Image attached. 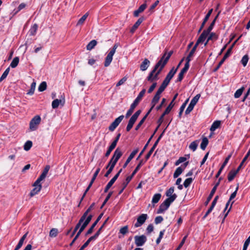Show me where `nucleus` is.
Instances as JSON below:
<instances>
[{
    "mask_svg": "<svg viewBox=\"0 0 250 250\" xmlns=\"http://www.w3.org/2000/svg\"><path fill=\"white\" fill-rule=\"evenodd\" d=\"M174 191V187H171L168 190H167L166 192V195L168 198L170 197L173 194L172 193Z\"/></svg>",
    "mask_w": 250,
    "mask_h": 250,
    "instance_id": "obj_61",
    "label": "nucleus"
},
{
    "mask_svg": "<svg viewBox=\"0 0 250 250\" xmlns=\"http://www.w3.org/2000/svg\"><path fill=\"white\" fill-rule=\"evenodd\" d=\"M92 217H93V215L92 214H89V215H88V216L86 217L85 219L84 220L83 223L82 224V226L85 228L87 226V225L89 224V223L90 222Z\"/></svg>",
    "mask_w": 250,
    "mask_h": 250,
    "instance_id": "obj_35",
    "label": "nucleus"
},
{
    "mask_svg": "<svg viewBox=\"0 0 250 250\" xmlns=\"http://www.w3.org/2000/svg\"><path fill=\"white\" fill-rule=\"evenodd\" d=\"M41 118L39 115L34 116L29 123V128L31 131L36 130L38 128V125L40 124Z\"/></svg>",
    "mask_w": 250,
    "mask_h": 250,
    "instance_id": "obj_6",
    "label": "nucleus"
},
{
    "mask_svg": "<svg viewBox=\"0 0 250 250\" xmlns=\"http://www.w3.org/2000/svg\"><path fill=\"white\" fill-rule=\"evenodd\" d=\"M242 37V35H241L229 47V48L227 50V52L225 54L223 57H224V59H227L231 54L232 52V49L235 45V43L241 38Z\"/></svg>",
    "mask_w": 250,
    "mask_h": 250,
    "instance_id": "obj_24",
    "label": "nucleus"
},
{
    "mask_svg": "<svg viewBox=\"0 0 250 250\" xmlns=\"http://www.w3.org/2000/svg\"><path fill=\"white\" fill-rule=\"evenodd\" d=\"M176 72L177 69H175L174 67H173L168 73L164 80L169 83Z\"/></svg>",
    "mask_w": 250,
    "mask_h": 250,
    "instance_id": "obj_19",
    "label": "nucleus"
},
{
    "mask_svg": "<svg viewBox=\"0 0 250 250\" xmlns=\"http://www.w3.org/2000/svg\"><path fill=\"white\" fill-rule=\"evenodd\" d=\"M47 88V83L45 82H42L38 87V90L40 92L44 91Z\"/></svg>",
    "mask_w": 250,
    "mask_h": 250,
    "instance_id": "obj_55",
    "label": "nucleus"
},
{
    "mask_svg": "<svg viewBox=\"0 0 250 250\" xmlns=\"http://www.w3.org/2000/svg\"><path fill=\"white\" fill-rule=\"evenodd\" d=\"M191 61V59L190 58L187 57L186 58V63L185 64L184 67L182 68V69L187 72L189 67V62Z\"/></svg>",
    "mask_w": 250,
    "mask_h": 250,
    "instance_id": "obj_48",
    "label": "nucleus"
},
{
    "mask_svg": "<svg viewBox=\"0 0 250 250\" xmlns=\"http://www.w3.org/2000/svg\"><path fill=\"white\" fill-rule=\"evenodd\" d=\"M147 214H142L137 218V222L134 224L135 228H138L142 226L147 219Z\"/></svg>",
    "mask_w": 250,
    "mask_h": 250,
    "instance_id": "obj_12",
    "label": "nucleus"
},
{
    "mask_svg": "<svg viewBox=\"0 0 250 250\" xmlns=\"http://www.w3.org/2000/svg\"><path fill=\"white\" fill-rule=\"evenodd\" d=\"M81 226H82V223L78 221V223L76 224V226L74 228V230H73L72 232L70 234V237L71 238L74 235V234L76 233V232L78 230V229H79L81 228Z\"/></svg>",
    "mask_w": 250,
    "mask_h": 250,
    "instance_id": "obj_56",
    "label": "nucleus"
},
{
    "mask_svg": "<svg viewBox=\"0 0 250 250\" xmlns=\"http://www.w3.org/2000/svg\"><path fill=\"white\" fill-rule=\"evenodd\" d=\"M138 151H139V148H137L134 149L130 153V154L129 155V156L127 158V160H126L125 162V164L123 166V168H125L127 167V166L128 164V163L134 158L135 155L138 153Z\"/></svg>",
    "mask_w": 250,
    "mask_h": 250,
    "instance_id": "obj_16",
    "label": "nucleus"
},
{
    "mask_svg": "<svg viewBox=\"0 0 250 250\" xmlns=\"http://www.w3.org/2000/svg\"><path fill=\"white\" fill-rule=\"evenodd\" d=\"M200 96L201 95L200 94H198L192 99L190 104H189L188 107L186 110V115L189 114L192 111V110L193 109L194 106L197 103Z\"/></svg>",
    "mask_w": 250,
    "mask_h": 250,
    "instance_id": "obj_7",
    "label": "nucleus"
},
{
    "mask_svg": "<svg viewBox=\"0 0 250 250\" xmlns=\"http://www.w3.org/2000/svg\"><path fill=\"white\" fill-rule=\"evenodd\" d=\"M115 146L113 145L112 144H111L108 147L106 153L104 154L105 157H108L109 155L110 154L112 151L115 148Z\"/></svg>",
    "mask_w": 250,
    "mask_h": 250,
    "instance_id": "obj_54",
    "label": "nucleus"
},
{
    "mask_svg": "<svg viewBox=\"0 0 250 250\" xmlns=\"http://www.w3.org/2000/svg\"><path fill=\"white\" fill-rule=\"evenodd\" d=\"M166 52H167V51L165 50V52L164 53V54ZM173 53V51L172 50H171L167 54H167H166L164 59L163 60V61H162V64H164L165 65H166L167 64V63L169 58H170V57L172 55Z\"/></svg>",
    "mask_w": 250,
    "mask_h": 250,
    "instance_id": "obj_30",
    "label": "nucleus"
},
{
    "mask_svg": "<svg viewBox=\"0 0 250 250\" xmlns=\"http://www.w3.org/2000/svg\"><path fill=\"white\" fill-rule=\"evenodd\" d=\"M216 190H215L214 189H212L209 195L208 196L207 200L205 202V206H207L208 205L209 202L210 201L211 199H212V197L213 196Z\"/></svg>",
    "mask_w": 250,
    "mask_h": 250,
    "instance_id": "obj_42",
    "label": "nucleus"
},
{
    "mask_svg": "<svg viewBox=\"0 0 250 250\" xmlns=\"http://www.w3.org/2000/svg\"><path fill=\"white\" fill-rule=\"evenodd\" d=\"M187 73V71L183 69H181L180 72L179 73L178 78L175 81V83L180 82L182 81L184 78V74Z\"/></svg>",
    "mask_w": 250,
    "mask_h": 250,
    "instance_id": "obj_38",
    "label": "nucleus"
},
{
    "mask_svg": "<svg viewBox=\"0 0 250 250\" xmlns=\"http://www.w3.org/2000/svg\"><path fill=\"white\" fill-rule=\"evenodd\" d=\"M144 20L145 18L144 17H141L139 19H138L137 21L134 23V24L130 29V32L133 34Z\"/></svg>",
    "mask_w": 250,
    "mask_h": 250,
    "instance_id": "obj_17",
    "label": "nucleus"
},
{
    "mask_svg": "<svg viewBox=\"0 0 250 250\" xmlns=\"http://www.w3.org/2000/svg\"><path fill=\"white\" fill-rule=\"evenodd\" d=\"M221 125V121H214L213 124H212L210 130L211 131H214L217 128H218Z\"/></svg>",
    "mask_w": 250,
    "mask_h": 250,
    "instance_id": "obj_34",
    "label": "nucleus"
},
{
    "mask_svg": "<svg viewBox=\"0 0 250 250\" xmlns=\"http://www.w3.org/2000/svg\"><path fill=\"white\" fill-rule=\"evenodd\" d=\"M135 244L137 247H141L147 241V238L146 235H136L134 236Z\"/></svg>",
    "mask_w": 250,
    "mask_h": 250,
    "instance_id": "obj_9",
    "label": "nucleus"
},
{
    "mask_svg": "<svg viewBox=\"0 0 250 250\" xmlns=\"http://www.w3.org/2000/svg\"><path fill=\"white\" fill-rule=\"evenodd\" d=\"M19 62V58L18 57H15L10 63V66L12 68H15L17 66Z\"/></svg>",
    "mask_w": 250,
    "mask_h": 250,
    "instance_id": "obj_43",
    "label": "nucleus"
},
{
    "mask_svg": "<svg viewBox=\"0 0 250 250\" xmlns=\"http://www.w3.org/2000/svg\"><path fill=\"white\" fill-rule=\"evenodd\" d=\"M118 179L117 175H115L110 180V181L107 183L106 187L104 188V192L106 193L108 192L109 188L111 187V186L113 185V184L115 183V182Z\"/></svg>",
    "mask_w": 250,
    "mask_h": 250,
    "instance_id": "obj_21",
    "label": "nucleus"
},
{
    "mask_svg": "<svg viewBox=\"0 0 250 250\" xmlns=\"http://www.w3.org/2000/svg\"><path fill=\"white\" fill-rule=\"evenodd\" d=\"M27 235V232L25 233L20 239L18 244L16 246V248L14 250H19L22 246L24 241Z\"/></svg>",
    "mask_w": 250,
    "mask_h": 250,
    "instance_id": "obj_28",
    "label": "nucleus"
},
{
    "mask_svg": "<svg viewBox=\"0 0 250 250\" xmlns=\"http://www.w3.org/2000/svg\"><path fill=\"white\" fill-rule=\"evenodd\" d=\"M145 163V162H144V160H141L137 165V167L135 168V169L132 172V174L130 175L127 176L125 181H124L122 184V188L119 190L118 194L120 195L122 193L124 189L126 188L128 183L130 182V181L132 180L133 177L134 176V175L136 174V173L138 171V170L140 169L141 167Z\"/></svg>",
    "mask_w": 250,
    "mask_h": 250,
    "instance_id": "obj_1",
    "label": "nucleus"
},
{
    "mask_svg": "<svg viewBox=\"0 0 250 250\" xmlns=\"http://www.w3.org/2000/svg\"><path fill=\"white\" fill-rule=\"evenodd\" d=\"M160 65V62H157L155 65L152 71L149 73L148 76L146 78V80L150 82H152L155 80L154 78L153 74L155 73V72L157 70L158 68L159 67V65Z\"/></svg>",
    "mask_w": 250,
    "mask_h": 250,
    "instance_id": "obj_15",
    "label": "nucleus"
},
{
    "mask_svg": "<svg viewBox=\"0 0 250 250\" xmlns=\"http://www.w3.org/2000/svg\"><path fill=\"white\" fill-rule=\"evenodd\" d=\"M89 212V210H87L86 209V210L84 212V213L83 214V215L80 218V220H79V222L82 224L83 223V222L84 221V220L86 218V217L88 216V214Z\"/></svg>",
    "mask_w": 250,
    "mask_h": 250,
    "instance_id": "obj_63",
    "label": "nucleus"
},
{
    "mask_svg": "<svg viewBox=\"0 0 250 250\" xmlns=\"http://www.w3.org/2000/svg\"><path fill=\"white\" fill-rule=\"evenodd\" d=\"M244 90H245L244 86H242L240 88L237 89L236 90V91L235 92V93H234V97L235 98H239L241 96V95L242 94Z\"/></svg>",
    "mask_w": 250,
    "mask_h": 250,
    "instance_id": "obj_44",
    "label": "nucleus"
},
{
    "mask_svg": "<svg viewBox=\"0 0 250 250\" xmlns=\"http://www.w3.org/2000/svg\"><path fill=\"white\" fill-rule=\"evenodd\" d=\"M239 171L238 169L236 170H230L228 175V179L229 182H231L232 181L235 177L236 176V175Z\"/></svg>",
    "mask_w": 250,
    "mask_h": 250,
    "instance_id": "obj_25",
    "label": "nucleus"
},
{
    "mask_svg": "<svg viewBox=\"0 0 250 250\" xmlns=\"http://www.w3.org/2000/svg\"><path fill=\"white\" fill-rule=\"evenodd\" d=\"M88 16V13H86L84 15H83L78 21L77 23V25L78 26V25H82L84 23V22L85 21V20L86 19V18H87Z\"/></svg>",
    "mask_w": 250,
    "mask_h": 250,
    "instance_id": "obj_41",
    "label": "nucleus"
},
{
    "mask_svg": "<svg viewBox=\"0 0 250 250\" xmlns=\"http://www.w3.org/2000/svg\"><path fill=\"white\" fill-rule=\"evenodd\" d=\"M32 145L33 144L31 141H27L24 145V149L26 151H28L31 148Z\"/></svg>",
    "mask_w": 250,
    "mask_h": 250,
    "instance_id": "obj_51",
    "label": "nucleus"
},
{
    "mask_svg": "<svg viewBox=\"0 0 250 250\" xmlns=\"http://www.w3.org/2000/svg\"><path fill=\"white\" fill-rule=\"evenodd\" d=\"M26 6V4L24 3H21L17 9H15L13 10L14 15H16L19 11H20L22 9L24 8Z\"/></svg>",
    "mask_w": 250,
    "mask_h": 250,
    "instance_id": "obj_46",
    "label": "nucleus"
},
{
    "mask_svg": "<svg viewBox=\"0 0 250 250\" xmlns=\"http://www.w3.org/2000/svg\"><path fill=\"white\" fill-rule=\"evenodd\" d=\"M124 118V115H121L117 118L114 122H113L108 127V129L110 131H113L115 128L119 125Z\"/></svg>",
    "mask_w": 250,
    "mask_h": 250,
    "instance_id": "obj_13",
    "label": "nucleus"
},
{
    "mask_svg": "<svg viewBox=\"0 0 250 250\" xmlns=\"http://www.w3.org/2000/svg\"><path fill=\"white\" fill-rule=\"evenodd\" d=\"M169 83V82L164 80L157 91L162 93L165 90Z\"/></svg>",
    "mask_w": 250,
    "mask_h": 250,
    "instance_id": "obj_32",
    "label": "nucleus"
},
{
    "mask_svg": "<svg viewBox=\"0 0 250 250\" xmlns=\"http://www.w3.org/2000/svg\"><path fill=\"white\" fill-rule=\"evenodd\" d=\"M184 170V168H182L181 167H179L176 168L175 172L173 174V178H177L180 175L183 171Z\"/></svg>",
    "mask_w": 250,
    "mask_h": 250,
    "instance_id": "obj_33",
    "label": "nucleus"
},
{
    "mask_svg": "<svg viewBox=\"0 0 250 250\" xmlns=\"http://www.w3.org/2000/svg\"><path fill=\"white\" fill-rule=\"evenodd\" d=\"M97 43V42L96 40H92L86 45L87 50H92L96 45Z\"/></svg>",
    "mask_w": 250,
    "mask_h": 250,
    "instance_id": "obj_36",
    "label": "nucleus"
},
{
    "mask_svg": "<svg viewBox=\"0 0 250 250\" xmlns=\"http://www.w3.org/2000/svg\"><path fill=\"white\" fill-rule=\"evenodd\" d=\"M10 71V67H8L6 69V70L4 71L3 74H2L1 77L0 78V82L3 81L4 79L6 78Z\"/></svg>",
    "mask_w": 250,
    "mask_h": 250,
    "instance_id": "obj_60",
    "label": "nucleus"
},
{
    "mask_svg": "<svg viewBox=\"0 0 250 250\" xmlns=\"http://www.w3.org/2000/svg\"><path fill=\"white\" fill-rule=\"evenodd\" d=\"M209 34V33L208 32L204 30L199 36L196 43L198 44L200 43H203L205 41Z\"/></svg>",
    "mask_w": 250,
    "mask_h": 250,
    "instance_id": "obj_18",
    "label": "nucleus"
},
{
    "mask_svg": "<svg viewBox=\"0 0 250 250\" xmlns=\"http://www.w3.org/2000/svg\"><path fill=\"white\" fill-rule=\"evenodd\" d=\"M113 192V191H110L108 193V194L106 196L105 199H104V202L103 203L102 206H101V208H102L104 207V206L106 204L107 202L108 201V200L110 199V198L112 196Z\"/></svg>",
    "mask_w": 250,
    "mask_h": 250,
    "instance_id": "obj_59",
    "label": "nucleus"
},
{
    "mask_svg": "<svg viewBox=\"0 0 250 250\" xmlns=\"http://www.w3.org/2000/svg\"><path fill=\"white\" fill-rule=\"evenodd\" d=\"M118 46V44L116 43L114 44L112 49L110 50L109 53L107 54L106 57L105 58V61L104 62V66L105 67H108L110 64L112 59L113 56L116 52V50Z\"/></svg>",
    "mask_w": 250,
    "mask_h": 250,
    "instance_id": "obj_5",
    "label": "nucleus"
},
{
    "mask_svg": "<svg viewBox=\"0 0 250 250\" xmlns=\"http://www.w3.org/2000/svg\"><path fill=\"white\" fill-rule=\"evenodd\" d=\"M85 229V228H84L83 226H81V228L79 229L78 231L77 232L76 235H75V236L73 238V239L72 241V242L69 244L70 246H72L73 245V244L75 243V242L76 241V240L79 238V237L80 236V235H81L82 232L84 230V229Z\"/></svg>",
    "mask_w": 250,
    "mask_h": 250,
    "instance_id": "obj_26",
    "label": "nucleus"
},
{
    "mask_svg": "<svg viewBox=\"0 0 250 250\" xmlns=\"http://www.w3.org/2000/svg\"><path fill=\"white\" fill-rule=\"evenodd\" d=\"M65 103V98L64 94L61 95L60 97V99H55L53 101L52 103V107L53 109L57 108L59 105L61 104L63 106Z\"/></svg>",
    "mask_w": 250,
    "mask_h": 250,
    "instance_id": "obj_11",
    "label": "nucleus"
},
{
    "mask_svg": "<svg viewBox=\"0 0 250 250\" xmlns=\"http://www.w3.org/2000/svg\"><path fill=\"white\" fill-rule=\"evenodd\" d=\"M198 45H199L198 44H197V43H195V45L192 47V48L191 49V50H190V51L189 52L188 55V56L187 57H188L191 59V57H192L193 56L194 54L195 53Z\"/></svg>",
    "mask_w": 250,
    "mask_h": 250,
    "instance_id": "obj_50",
    "label": "nucleus"
},
{
    "mask_svg": "<svg viewBox=\"0 0 250 250\" xmlns=\"http://www.w3.org/2000/svg\"><path fill=\"white\" fill-rule=\"evenodd\" d=\"M38 28V25L37 23H34L30 28L28 31V34L30 36H34L36 35L37 30Z\"/></svg>",
    "mask_w": 250,
    "mask_h": 250,
    "instance_id": "obj_29",
    "label": "nucleus"
},
{
    "mask_svg": "<svg viewBox=\"0 0 250 250\" xmlns=\"http://www.w3.org/2000/svg\"><path fill=\"white\" fill-rule=\"evenodd\" d=\"M104 213H101L97 217L95 221L92 224V225L91 226V227L89 228V229L87 230L85 234V236H87V235L91 234L94 230V228L97 225L98 223L99 222V221L101 219L102 217L103 216Z\"/></svg>",
    "mask_w": 250,
    "mask_h": 250,
    "instance_id": "obj_14",
    "label": "nucleus"
},
{
    "mask_svg": "<svg viewBox=\"0 0 250 250\" xmlns=\"http://www.w3.org/2000/svg\"><path fill=\"white\" fill-rule=\"evenodd\" d=\"M123 155V152H122L121 149L119 147L117 148L116 149L114 152L113 155L112 157H113L114 159H117V161Z\"/></svg>",
    "mask_w": 250,
    "mask_h": 250,
    "instance_id": "obj_27",
    "label": "nucleus"
},
{
    "mask_svg": "<svg viewBox=\"0 0 250 250\" xmlns=\"http://www.w3.org/2000/svg\"><path fill=\"white\" fill-rule=\"evenodd\" d=\"M165 130H166V129H165L163 130V131L162 132V133L160 135V136H159V137L158 138L157 140L154 143V144L153 146H152V147L151 148V149L149 150L148 152L146 155V156H145V159L146 160H145V161L144 162H146L150 158L151 155L152 154V153L154 151V149H155L156 147L158 145V144L159 143L160 140H161V139L163 137V136L164 135V132L165 131Z\"/></svg>",
    "mask_w": 250,
    "mask_h": 250,
    "instance_id": "obj_8",
    "label": "nucleus"
},
{
    "mask_svg": "<svg viewBox=\"0 0 250 250\" xmlns=\"http://www.w3.org/2000/svg\"><path fill=\"white\" fill-rule=\"evenodd\" d=\"M150 61L146 58L140 64V70L142 71L146 70L150 65Z\"/></svg>",
    "mask_w": 250,
    "mask_h": 250,
    "instance_id": "obj_20",
    "label": "nucleus"
},
{
    "mask_svg": "<svg viewBox=\"0 0 250 250\" xmlns=\"http://www.w3.org/2000/svg\"><path fill=\"white\" fill-rule=\"evenodd\" d=\"M167 54V52H166L164 54H163L162 56L160 58V60L158 62H160V65H159V67L158 68V70L155 72V73L153 74L154 78L155 81H157L159 79L158 76L161 73L163 69L164 68L165 65L162 64L163 60L164 59L166 55Z\"/></svg>",
    "mask_w": 250,
    "mask_h": 250,
    "instance_id": "obj_10",
    "label": "nucleus"
},
{
    "mask_svg": "<svg viewBox=\"0 0 250 250\" xmlns=\"http://www.w3.org/2000/svg\"><path fill=\"white\" fill-rule=\"evenodd\" d=\"M109 217H108L104 221L103 225L101 226V227L99 229L97 230V231L95 233L94 235H93V236L89 237L88 240L84 243V244L80 248V249L79 250H83L85 248H86L88 245L89 244L90 242L91 241L95 240L101 234V232L102 231L103 229L105 226L106 224L107 223L108 220H109Z\"/></svg>",
    "mask_w": 250,
    "mask_h": 250,
    "instance_id": "obj_4",
    "label": "nucleus"
},
{
    "mask_svg": "<svg viewBox=\"0 0 250 250\" xmlns=\"http://www.w3.org/2000/svg\"><path fill=\"white\" fill-rule=\"evenodd\" d=\"M146 89H143L141 90V91L139 93V95L137 97V98L133 101V103L131 104L129 109L127 110L126 114L125 117L127 118L131 115L132 113L133 112L134 109L138 105L139 102L142 100L143 97L144 96L146 93Z\"/></svg>",
    "mask_w": 250,
    "mask_h": 250,
    "instance_id": "obj_3",
    "label": "nucleus"
},
{
    "mask_svg": "<svg viewBox=\"0 0 250 250\" xmlns=\"http://www.w3.org/2000/svg\"><path fill=\"white\" fill-rule=\"evenodd\" d=\"M42 186L39 187H35L30 192L29 196L32 197L37 194L42 189Z\"/></svg>",
    "mask_w": 250,
    "mask_h": 250,
    "instance_id": "obj_31",
    "label": "nucleus"
},
{
    "mask_svg": "<svg viewBox=\"0 0 250 250\" xmlns=\"http://www.w3.org/2000/svg\"><path fill=\"white\" fill-rule=\"evenodd\" d=\"M152 139V136H150V137L149 138V139L147 141V143H146V144L144 146V148H143V149L142 150V151L140 153L139 156H138V157L137 158V160H138L140 158V157L143 155V154L144 153V152H145V151L146 150V149L147 147V146H148V145H149V143H150V141Z\"/></svg>",
    "mask_w": 250,
    "mask_h": 250,
    "instance_id": "obj_39",
    "label": "nucleus"
},
{
    "mask_svg": "<svg viewBox=\"0 0 250 250\" xmlns=\"http://www.w3.org/2000/svg\"><path fill=\"white\" fill-rule=\"evenodd\" d=\"M35 87H36V83L35 82H33L31 83L30 88L29 90V91H28V92L27 93V94H28L30 95H32L34 93Z\"/></svg>",
    "mask_w": 250,
    "mask_h": 250,
    "instance_id": "obj_53",
    "label": "nucleus"
},
{
    "mask_svg": "<svg viewBox=\"0 0 250 250\" xmlns=\"http://www.w3.org/2000/svg\"><path fill=\"white\" fill-rule=\"evenodd\" d=\"M191 61V59L190 58L187 57L186 58V63L185 64L184 67L182 68V69L187 72L189 67V62Z\"/></svg>",
    "mask_w": 250,
    "mask_h": 250,
    "instance_id": "obj_49",
    "label": "nucleus"
},
{
    "mask_svg": "<svg viewBox=\"0 0 250 250\" xmlns=\"http://www.w3.org/2000/svg\"><path fill=\"white\" fill-rule=\"evenodd\" d=\"M147 5L146 3H144L142 4L138 9L136 10H135L133 12V16L135 17H137L139 16V15L140 13L143 12L145 9L146 8Z\"/></svg>",
    "mask_w": 250,
    "mask_h": 250,
    "instance_id": "obj_22",
    "label": "nucleus"
},
{
    "mask_svg": "<svg viewBox=\"0 0 250 250\" xmlns=\"http://www.w3.org/2000/svg\"><path fill=\"white\" fill-rule=\"evenodd\" d=\"M193 179L192 178H188L186 179L184 182V186L185 188H188L192 182Z\"/></svg>",
    "mask_w": 250,
    "mask_h": 250,
    "instance_id": "obj_57",
    "label": "nucleus"
},
{
    "mask_svg": "<svg viewBox=\"0 0 250 250\" xmlns=\"http://www.w3.org/2000/svg\"><path fill=\"white\" fill-rule=\"evenodd\" d=\"M249 60V55L247 54L244 55L242 57V58L241 60V63L242 64L243 66L245 67L247 65Z\"/></svg>",
    "mask_w": 250,
    "mask_h": 250,
    "instance_id": "obj_47",
    "label": "nucleus"
},
{
    "mask_svg": "<svg viewBox=\"0 0 250 250\" xmlns=\"http://www.w3.org/2000/svg\"><path fill=\"white\" fill-rule=\"evenodd\" d=\"M212 11H213V9H210L208 11V13L206 15L205 17L203 19V22H202V23L201 24H202V25L205 26L206 23L208 21L209 17L210 16Z\"/></svg>",
    "mask_w": 250,
    "mask_h": 250,
    "instance_id": "obj_45",
    "label": "nucleus"
},
{
    "mask_svg": "<svg viewBox=\"0 0 250 250\" xmlns=\"http://www.w3.org/2000/svg\"><path fill=\"white\" fill-rule=\"evenodd\" d=\"M161 93L156 92L155 95L153 97V99L151 102V104L152 105V107L154 108L156 104L159 102L160 98Z\"/></svg>",
    "mask_w": 250,
    "mask_h": 250,
    "instance_id": "obj_23",
    "label": "nucleus"
},
{
    "mask_svg": "<svg viewBox=\"0 0 250 250\" xmlns=\"http://www.w3.org/2000/svg\"><path fill=\"white\" fill-rule=\"evenodd\" d=\"M174 106V104H172V103L170 102V104L166 108V109H165L164 111L165 113L168 114L170 112V111L171 110Z\"/></svg>",
    "mask_w": 250,
    "mask_h": 250,
    "instance_id": "obj_64",
    "label": "nucleus"
},
{
    "mask_svg": "<svg viewBox=\"0 0 250 250\" xmlns=\"http://www.w3.org/2000/svg\"><path fill=\"white\" fill-rule=\"evenodd\" d=\"M177 195L176 194L174 193L169 198H167L161 205L159 206V208L157 209V213L158 214L163 213L166 210H167L170 204L174 202V201L177 198Z\"/></svg>",
    "mask_w": 250,
    "mask_h": 250,
    "instance_id": "obj_2",
    "label": "nucleus"
},
{
    "mask_svg": "<svg viewBox=\"0 0 250 250\" xmlns=\"http://www.w3.org/2000/svg\"><path fill=\"white\" fill-rule=\"evenodd\" d=\"M58 229L56 228L52 229L49 232V236L51 237H55L58 234Z\"/></svg>",
    "mask_w": 250,
    "mask_h": 250,
    "instance_id": "obj_52",
    "label": "nucleus"
},
{
    "mask_svg": "<svg viewBox=\"0 0 250 250\" xmlns=\"http://www.w3.org/2000/svg\"><path fill=\"white\" fill-rule=\"evenodd\" d=\"M161 197V194L160 193H156L155 194L152 199V204H156L157 203Z\"/></svg>",
    "mask_w": 250,
    "mask_h": 250,
    "instance_id": "obj_40",
    "label": "nucleus"
},
{
    "mask_svg": "<svg viewBox=\"0 0 250 250\" xmlns=\"http://www.w3.org/2000/svg\"><path fill=\"white\" fill-rule=\"evenodd\" d=\"M120 233L123 235H125L128 232V226H125L122 228H121L119 230Z\"/></svg>",
    "mask_w": 250,
    "mask_h": 250,
    "instance_id": "obj_62",
    "label": "nucleus"
},
{
    "mask_svg": "<svg viewBox=\"0 0 250 250\" xmlns=\"http://www.w3.org/2000/svg\"><path fill=\"white\" fill-rule=\"evenodd\" d=\"M208 144V140L206 137L202 139L201 144L200 145V147L202 150H205Z\"/></svg>",
    "mask_w": 250,
    "mask_h": 250,
    "instance_id": "obj_37",
    "label": "nucleus"
},
{
    "mask_svg": "<svg viewBox=\"0 0 250 250\" xmlns=\"http://www.w3.org/2000/svg\"><path fill=\"white\" fill-rule=\"evenodd\" d=\"M198 146V143L197 141H193L190 143L189 146V148L194 151L196 150Z\"/></svg>",
    "mask_w": 250,
    "mask_h": 250,
    "instance_id": "obj_58",
    "label": "nucleus"
}]
</instances>
